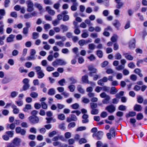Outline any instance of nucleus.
<instances>
[{"label": "nucleus", "instance_id": "obj_1", "mask_svg": "<svg viewBox=\"0 0 147 147\" xmlns=\"http://www.w3.org/2000/svg\"><path fill=\"white\" fill-rule=\"evenodd\" d=\"M21 139L18 138H16L12 141V142L9 143L6 146V147H16L20 146Z\"/></svg>", "mask_w": 147, "mask_h": 147}, {"label": "nucleus", "instance_id": "obj_2", "mask_svg": "<svg viewBox=\"0 0 147 147\" xmlns=\"http://www.w3.org/2000/svg\"><path fill=\"white\" fill-rule=\"evenodd\" d=\"M29 82V80L27 78H26L23 80L22 82L24 84L23 86L22 89L20 90V91H26L30 87Z\"/></svg>", "mask_w": 147, "mask_h": 147}, {"label": "nucleus", "instance_id": "obj_3", "mask_svg": "<svg viewBox=\"0 0 147 147\" xmlns=\"http://www.w3.org/2000/svg\"><path fill=\"white\" fill-rule=\"evenodd\" d=\"M30 123L34 124L39 123V119L38 117L30 116L28 118Z\"/></svg>", "mask_w": 147, "mask_h": 147}, {"label": "nucleus", "instance_id": "obj_4", "mask_svg": "<svg viewBox=\"0 0 147 147\" xmlns=\"http://www.w3.org/2000/svg\"><path fill=\"white\" fill-rule=\"evenodd\" d=\"M26 3L27 5V11L28 12H31L34 10V4L30 0H27Z\"/></svg>", "mask_w": 147, "mask_h": 147}, {"label": "nucleus", "instance_id": "obj_5", "mask_svg": "<svg viewBox=\"0 0 147 147\" xmlns=\"http://www.w3.org/2000/svg\"><path fill=\"white\" fill-rule=\"evenodd\" d=\"M89 71H90L88 75L90 77H92L93 76V74L96 73L97 69L92 65H90L88 67Z\"/></svg>", "mask_w": 147, "mask_h": 147}, {"label": "nucleus", "instance_id": "obj_6", "mask_svg": "<svg viewBox=\"0 0 147 147\" xmlns=\"http://www.w3.org/2000/svg\"><path fill=\"white\" fill-rule=\"evenodd\" d=\"M136 40L135 38H133L130 40L129 43V47L130 49H133L136 47Z\"/></svg>", "mask_w": 147, "mask_h": 147}, {"label": "nucleus", "instance_id": "obj_7", "mask_svg": "<svg viewBox=\"0 0 147 147\" xmlns=\"http://www.w3.org/2000/svg\"><path fill=\"white\" fill-rule=\"evenodd\" d=\"M16 133L17 134H20L22 136L25 135L26 131L24 129H22L20 127H17L16 128Z\"/></svg>", "mask_w": 147, "mask_h": 147}, {"label": "nucleus", "instance_id": "obj_8", "mask_svg": "<svg viewBox=\"0 0 147 147\" xmlns=\"http://www.w3.org/2000/svg\"><path fill=\"white\" fill-rule=\"evenodd\" d=\"M88 76L87 74H85L82 76V82L84 83L90 84V83H92V82H89L88 80Z\"/></svg>", "mask_w": 147, "mask_h": 147}, {"label": "nucleus", "instance_id": "obj_9", "mask_svg": "<svg viewBox=\"0 0 147 147\" xmlns=\"http://www.w3.org/2000/svg\"><path fill=\"white\" fill-rule=\"evenodd\" d=\"M89 116L86 114H84L82 117L83 120H82V122L83 123H88L89 121L88 119Z\"/></svg>", "mask_w": 147, "mask_h": 147}, {"label": "nucleus", "instance_id": "obj_10", "mask_svg": "<svg viewBox=\"0 0 147 147\" xmlns=\"http://www.w3.org/2000/svg\"><path fill=\"white\" fill-rule=\"evenodd\" d=\"M112 24L117 30L119 29V27L120 26L121 24L119 21L117 20H115L112 23Z\"/></svg>", "mask_w": 147, "mask_h": 147}, {"label": "nucleus", "instance_id": "obj_11", "mask_svg": "<svg viewBox=\"0 0 147 147\" xmlns=\"http://www.w3.org/2000/svg\"><path fill=\"white\" fill-rule=\"evenodd\" d=\"M117 4L116 5V8L118 9L121 8L124 5V3L120 1H115Z\"/></svg>", "mask_w": 147, "mask_h": 147}, {"label": "nucleus", "instance_id": "obj_12", "mask_svg": "<svg viewBox=\"0 0 147 147\" xmlns=\"http://www.w3.org/2000/svg\"><path fill=\"white\" fill-rule=\"evenodd\" d=\"M142 109V107L140 105L136 104L134 106V110L137 111H140Z\"/></svg>", "mask_w": 147, "mask_h": 147}, {"label": "nucleus", "instance_id": "obj_13", "mask_svg": "<svg viewBox=\"0 0 147 147\" xmlns=\"http://www.w3.org/2000/svg\"><path fill=\"white\" fill-rule=\"evenodd\" d=\"M103 132L102 131H99L96 133V139L97 140H100L102 137Z\"/></svg>", "mask_w": 147, "mask_h": 147}, {"label": "nucleus", "instance_id": "obj_14", "mask_svg": "<svg viewBox=\"0 0 147 147\" xmlns=\"http://www.w3.org/2000/svg\"><path fill=\"white\" fill-rule=\"evenodd\" d=\"M118 36L116 34H113L111 37V41L113 42H117Z\"/></svg>", "mask_w": 147, "mask_h": 147}, {"label": "nucleus", "instance_id": "obj_15", "mask_svg": "<svg viewBox=\"0 0 147 147\" xmlns=\"http://www.w3.org/2000/svg\"><path fill=\"white\" fill-rule=\"evenodd\" d=\"M60 28L62 30V32L64 33L67 31L68 30V28L67 26L62 24L60 25Z\"/></svg>", "mask_w": 147, "mask_h": 147}, {"label": "nucleus", "instance_id": "obj_16", "mask_svg": "<svg viewBox=\"0 0 147 147\" xmlns=\"http://www.w3.org/2000/svg\"><path fill=\"white\" fill-rule=\"evenodd\" d=\"M12 80V79L9 77H5L2 80V83L3 84L7 83Z\"/></svg>", "mask_w": 147, "mask_h": 147}, {"label": "nucleus", "instance_id": "obj_17", "mask_svg": "<svg viewBox=\"0 0 147 147\" xmlns=\"http://www.w3.org/2000/svg\"><path fill=\"white\" fill-rule=\"evenodd\" d=\"M32 109V106L31 105L27 104L26 105L25 107L23 109V111L25 112H28V110Z\"/></svg>", "mask_w": 147, "mask_h": 147}, {"label": "nucleus", "instance_id": "obj_18", "mask_svg": "<svg viewBox=\"0 0 147 147\" xmlns=\"http://www.w3.org/2000/svg\"><path fill=\"white\" fill-rule=\"evenodd\" d=\"M15 35L11 34L9 35L7 38L6 41L7 42H11L13 41V39L15 37Z\"/></svg>", "mask_w": 147, "mask_h": 147}, {"label": "nucleus", "instance_id": "obj_19", "mask_svg": "<svg viewBox=\"0 0 147 147\" xmlns=\"http://www.w3.org/2000/svg\"><path fill=\"white\" fill-rule=\"evenodd\" d=\"M136 115V113L134 111H130L128 113H127L125 115V116L127 118L130 117H132L135 116Z\"/></svg>", "mask_w": 147, "mask_h": 147}, {"label": "nucleus", "instance_id": "obj_20", "mask_svg": "<svg viewBox=\"0 0 147 147\" xmlns=\"http://www.w3.org/2000/svg\"><path fill=\"white\" fill-rule=\"evenodd\" d=\"M58 65H65L67 64V62L63 59H57Z\"/></svg>", "mask_w": 147, "mask_h": 147}, {"label": "nucleus", "instance_id": "obj_21", "mask_svg": "<svg viewBox=\"0 0 147 147\" xmlns=\"http://www.w3.org/2000/svg\"><path fill=\"white\" fill-rule=\"evenodd\" d=\"M46 119L47 120V121L46 123H47L49 124L50 123L51 121H53V122H56V120L55 119H54L52 117H46Z\"/></svg>", "mask_w": 147, "mask_h": 147}, {"label": "nucleus", "instance_id": "obj_22", "mask_svg": "<svg viewBox=\"0 0 147 147\" xmlns=\"http://www.w3.org/2000/svg\"><path fill=\"white\" fill-rule=\"evenodd\" d=\"M110 28V26H108L107 28H106L105 29V31L103 32V35L106 36H109L110 35V33L107 32V30H108Z\"/></svg>", "mask_w": 147, "mask_h": 147}, {"label": "nucleus", "instance_id": "obj_23", "mask_svg": "<svg viewBox=\"0 0 147 147\" xmlns=\"http://www.w3.org/2000/svg\"><path fill=\"white\" fill-rule=\"evenodd\" d=\"M55 94V91L53 88L50 89L48 92V94L52 96L54 95Z\"/></svg>", "mask_w": 147, "mask_h": 147}, {"label": "nucleus", "instance_id": "obj_24", "mask_svg": "<svg viewBox=\"0 0 147 147\" xmlns=\"http://www.w3.org/2000/svg\"><path fill=\"white\" fill-rule=\"evenodd\" d=\"M77 89L78 91L81 94H83L85 92L84 90L82 88L81 85H79L78 86Z\"/></svg>", "mask_w": 147, "mask_h": 147}, {"label": "nucleus", "instance_id": "obj_25", "mask_svg": "<svg viewBox=\"0 0 147 147\" xmlns=\"http://www.w3.org/2000/svg\"><path fill=\"white\" fill-rule=\"evenodd\" d=\"M78 49L77 47L74 48L72 49V51L76 55V57H79L80 54L78 52Z\"/></svg>", "mask_w": 147, "mask_h": 147}, {"label": "nucleus", "instance_id": "obj_26", "mask_svg": "<svg viewBox=\"0 0 147 147\" xmlns=\"http://www.w3.org/2000/svg\"><path fill=\"white\" fill-rule=\"evenodd\" d=\"M69 80L71 82L70 83L71 84H74L77 82V80L74 77H71L69 78Z\"/></svg>", "mask_w": 147, "mask_h": 147}, {"label": "nucleus", "instance_id": "obj_27", "mask_svg": "<svg viewBox=\"0 0 147 147\" xmlns=\"http://www.w3.org/2000/svg\"><path fill=\"white\" fill-rule=\"evenodd\" d=\"M116 131L114 127L111 128V137L114 138L115 136Z\"/></svg>", "mask_w": 147, "mask_h": 147}, {"label": "nucleus", "instance_id": "obj_28", "mask_svg": "<svg viewBox=\"0 0 147 147\" xmlns=\"http://www.w3.org/2000/svg\"><path fill=\"white\" fill-rule=\"evenodd\" d=\"M78 6V3H73L71 6V9L72 11H75L77 9V7Z\"/></svg>", "mask_w": 147, "mask_h": 147}, {"label": "nucleus", "instance_id": "obj_29", "mask_svg": "<svg viewBox=\"0 0 147 147\" xmlns=\"http://www.w3.org/2000/svg\"><path fill=\"white\" fill-rule=\"evenodd\" d=\"M15 127V125L14 123H12L10 124H8L7 125V128H9L12 130L14 129Z\"/></svg>", "mask_w": 147, "mask_h": 147}, {"label": "nucleus", "instance_id": "obj_30", "mask_svg": "<svg viewBox=\"0 0 147 147\" xmlns=\"http://www.w3.org/2000/svg\"><path fill=\"white\" fill-rule=\"evenodd\" d=\"M34 6L38 8L39 11H41L42 9V7L41 5L37 3H35L34 5Z\"/></svg>", "mask_w": 147, "mask_h": 147}, {"label": "nucleus", "instance_id": "obj_31", "mask_svg": "<svg viewBox=\"0 0 147 147\" xmlns=\"http://www.w3.org/2000/svg\"><path fill=\"white\" fill-rule=\"evenodd\" d=\"M37 74L38 75V78L39 79L42 78L45 76L44 74L42 71H39V72H38L37 73Z\"/></svg>", "mask_w": 147, "mask_h": 147}, {"label": "nucleus", "instance_id": "obj_32", "mask_svg": "<svg viewBox=\"0 0 147 147\" xmlns=\"http://www.w3.org/2000/svg\"><path fill=\"white\" fill-rule=\"evenodd\" d=\"M105 99L102 100V102L104 104H107L109 103L110 97L109 96H107Z\"/></svg>", "mask_w": 147, "mask_h": 147}, {"label": "nucleus", "instance_id": "obj_33", "mask_svg": "<svg viewBox=\"0 0 147 147\" xmlns=\"http://www.w3.org/2000/svg\"><path fill=\"white\" fill-rule=\"evenodd\" d=\"M143 118L142 114L141 113H138L136 116V119L138 120L142 119Z\"/></svg>", "mask_w": 147, "mask_h": 147}, {"label": "nucleus", "instance_id": "obj_34", "mask_svg": "<svg viewBox=\"0 0 147 147\" xmlns=\"http://www.w3.org/2000/svg\"><path fill=\"white\" fill-rule=\"evenodd\" d=\"M55 45H58L61 47H63L64 46V43L63 41H60L55 42Z\"/></svg>", "mask_w": 147, "mask_h": 147}, {"label": "nucleus", "instance_id": "obj_35", "mask_svg": "<svg viewBox=\"0 0 147 147\" xmlns=\"http://www.w3.org/2000/svg\"><path fill=\"white\" fill-rule=\"evenodd\" d=\"M117 90L115 87H111V94H115L116 93Z\"/></svg>", "mask_w": 147, "mask_h": 147}, {"label": "nucleus", "instance_id": "obj_36", "mask_svg": "<svg viewBox=\"0 0 147 147\" xmlns=\"http://www.w3.org/2000/svg\"><path fill=\"white\" fill-rule=\"evenodd\" d=\"M30 95L32 98H35L38 97V94L36 92H33L30 93Z\"/></svg>", "mask_w": 147, "mask_h": 147}, {"label": "nucleus", "instance_id": "obj_37", "mask_svg": "<svg viewBox=\"0 0 147 147\" xmlns=\"http://www.w3.org/2000/svg\"><path fill=\"white\" fill-rule=\"evenodd\" d=\"M90 108L91 109H96L98 105L96 103L94 102H90Z\"/></svg>", "mask_w": 147, "mask_h": 147}, {"label": "nucleus", "instance_id": "obj_38", "mask_svg": "<svg viewBox=\"0 0 147 147\" xmlns=\"http://www.w3.org/2000/svg\"><path fill=\"white\" fill-rule=\"evenodd\" d=\"M98 113V110L96 109H92L91 111V113L92 115H97Z\"/></svg>", "mask_w": 147, "mask_h": 147}, {"label": "nucleus", "instance_id": "obj_39", "mask_svg": "<svg viewBox=\"0 0 147 147\" xmlns=\"http://www.w3.org/2000/svg\"><path fill=\"white\" fill-rule=\"evenodd\" d=\"M68 88L71 92H73L76 88L75 86L74 85L71 84L68 86Z\"/></svg>", "mask_w": 147, "mask_h": 147}, {"label": "nucleus", "instance_id": "obj_40", "mask_svg": "<svg viewBox=\"0 0 147 147\" xmlns=\"http://www.w3.org/2000/svg\"><path fill=\"white\" fill-rule=\"evenodd\" d=\"M96 54L100 58H101L103 56V53L102 51L98 50L96 51Z\"/></svg>", "mask_w": 147, "mask_h": 147}, {"label": "nucleus", "instance_id": "obj_41", "mask_svg": "<svg viewBox=\"0 0 147 147\" xmlns=\"http://www.w3.org/2000/svg\"><path fill=\"white\" fill-rule=\"evenodd\" d=\"M82 101L84 103L87 104L90 102L89 100L88 99L85 98V97H82Z\"/></svg>", "mask_w": 147, "mask_h": 147}, {"label": "nucleus", "instance_id": "obj_42", "mask_svg": "<svg viewBox=\"0 0 147 147\" xmlns=\"http://www.w3.org/2000/svg\"><path fill=\"white\" fill-rule=\"evenodd\" d=\"M32 38L35 39L39 37V33L36 32H33L32 34Z\"/></svg>", "mask_w": 147, "mask_h": 147}, {"label": "nucleus", "instance_id": "obj_43", "mask_svg": "<svg viewBox=\"0 0 147 147\" xmlns=\"http://www.w3.org/2000/svg\"><path fill=\"white\" fill-rule=\"evenodd\" d=\"M13 131H8L6 132V134H7L8 136L10 137H12L13 136L14 134Z\"/></svg>", "mask_w": 147, "mask_h": 147}, {"label": "nucleus", "instance_id": "obj_44", "mask_svg": "<svg viewBox=\"0 0 147 147\" xmlns=\"http://www.w3.org/2000/svg\"><path fill=\"white\" fill-rule=\"evenodd\" d=\"M125 57L128 60L131 61L133 59V57L131 55H127V54H125Z\"/></svg>", "mask_w": 147, "mask_h": 147}, {"label": "nucleus", "instance_id": "obj_45", "mask_svg": "<svg viewBox=\"0 0 147 147\" xmlns=\"http://www.w3.org/2000/svg\"><path fill=\"white\" fill-rule=\"evenodd\" d=\"M65 115L63 114H61L58 116V119L61 120H63L65 119Z\"/></svg>", "mask_w": 147, "mask_h": 147}, {"label": "nucleus", "instance_id": "obj_46", "mask_svg": "<svg viewBox=\"0 0 147 147\" xmlns=\"http://www.w3.org/2000/svg\"><path fill=\"white\" fill-rule=\"evenodd\" d=\"M79 107V105L78 103H75L71 105V108L74 109H77Z\"/></svg>", "mask_w": 147, "mask_h": 147}, {"label": "nucleus", "instance_id": "obj_47", "mask_svg": "<svg viewBox=\"0 0 147 147\" xmlns=\"http://www.w3.org/2000/svg\"><path fill=\"white\" fill-rule=\"evenodd\" d=\"M38 111L36 110H34L31 112V114L32 115L30 116L37 117L36 115L38 114Z\"/></svg>", "mask_w": 147, "mask_h": 147}, {"label": "nucleus", "instance_id": "obj_48", "mask_svg": "<svg viewBox=\"0 0 147 147\" xmlns=\"http://www.w3.org/2000/svg\"><path fill=\"white\" fill-rule=\"evenodd\" d=\"M76 125V124L75 122H71L68 124V129H70L71 128H73Z\"/></svg>", "mask_w": 147, "mask_h": 147}, {"label": "nucleus", "instance_id": "obj_49", "mask_svg": "<svg viewBox=\"0 0 147 147\" xmlns=\"http://www.w3.org/2000/svg\"><path fill=\"white\" fill-rule=\"evenodd\" d=\"M41 105L42 109H47V105L45 102H41Z\"/></svg>", "mask_w": 147, "mask_h": 147}, {"label": "nucleus", "instance_id": "obj_50", "mask_svg": "<svg viewBox=\"0 0 147 147\" xmlns=\"http://www.w3.org/2000/svg\"><path fill=\"white\" fill-rule=\"evenodd\" d=\"M58 83L61 86H64V83H65V79H62L60 80H59L58 82Z\"/></svg>", "mask_w": 147, "mask_h": 147}, {"label": "nucleus", "instance_id": "obj_51", "mask_svg": "<svg viewBox=\"0 0 147 147\" xmlns=\"http://www.w3.org/2000/svg\"><path fill=\"white\" fill-rule=\"evenodd\" d=\"M85 40L84 39H82L78 42V44L80 46H83L86 44Z\"/></svg>", "mask_w": 147, "mask_h": 147}, {"label": "nucleus", "instance_id": "obj_52", "mask_svg": "<svg viewBox=\"0 0 147 147\" xmlns=\"http://www.w3.org/2000/svg\"><path fill=\"white\" fill-rule=\"evenodd\" d=\"M24 18L26 19H28L32 18L31 13H28L25 14L24 16Z\"/></svg>", "mask_w": 147, "mask_h": 147}, {"label": "nucleus", "instance_id": "obj_53", "mask_svg": "<svg viewBox=\"0 0 147 147\" xmlns=\"http://www.w3.org/2000/svg\"><path fill=\"white\" fill-rule=\"evenodd\" d=\"M41 107V105L38 103H35L34 105V107L36 109H39Z\"/></svg>", "mask_w": 147, "mask_h": 147}, {"label": "nucleus", "instance_id": "obj_54", "mask_svg": "<svg viewBox=\"0 0 147 147\" xmlns=\"http://www.w3.org/2000/svg\"><path fill=\"white\" fill-rule=\"evenodd\" d=\"M87 58L89 59L90 61H92L95 60L96 57L93 55L91 54L90 56L88 57Z\"/></svg>", "mask_w": 147, "mask_h": 147}, {"label": "nucleus", "instance_id": "obj_55", "mask_svg": "<svg viewBox=\"0 0 147 147\" xmlns=\"http://www.w3.org/2000/svg\"><path fill=\"white\" fill-rule=\"evenodd\" d=\"M70 116L71 120L72 121H76L77 120V118L75 115L74 114H71Z\"/></svg>", "mask_w": 147, "mask_h": 147}, {"label": "nucleus", "instance_id": "obj_56", "mask_svg": "<svg viewBox=\"0 0 147 147\" xmlns=\"http://www.w3.org/2000/svg\"><path fill=\"white\" fill-rule=\"evenodd\" d=\"M86 129V128L84 126H81L78 128L76 129V131H82L85 130Z\"/></svg>", "mask_w": 147, "mask_h": 147}, {"label": "nucleus", "instance_id": "obj_57", "mask_svg": "<svg viewBox=\"0 0 147 147\" xmlns=\"http://www.w3.org/2000/svg\"><path fill=\"white\" fill-rule=\"evenodd\" d=\"M18 94V92L14 91L11 93L10 96L11 97L13 98L16 97L17 95Z\"/></svg>", "mask_w": 147, "mask_h": 147}, {"label": "nucleus", "instance_id": "obj_58", "mask_svg": "<svg viewBox=\"0 0 147 147\" xmlns=\"http://www.w3.org/2000/svg\"><path fill=\"white\" fill-rule=\"evenodd\" d=\"M128 67L130 68L134 69L135 68V65L132 62H130L128 65Z\"/></svg>", "mask_w": 147, "mask_h": 147}, {"label": "nucleus", "instance_id": "obj_59", "mask_svg": "<svg viewBox=\"0 0 147 147\" xmlns=\"http://www.w3.org/2000/svg\"><path fill=\"white\" fill-rule=\"evenodd\" d=\"M24 69V68L23 67H20L19 69V71L22 73L23 72H25L26 73L27 72V70L26 69Z\"/></svg>", "mask_w": 147, "mask_h": 147}, {"label": "nucleus", "instance_id": "obj_60", "mask_svg": "<svg viewBox=\"0 0 147 147\" xmlns=\"http://www.w3.org/2000/svg\"><path fill=\"white\" fill-rule=\"evenodd\" d=\"M136 122V120L134 118H131L130 119V122L133 124V125L134 127H135L136 126L135 123Z\"/></svg>", "mask_w": 147, "mask_h": 147}, {"label": "nucleus", "instance_id": "obj_61", "mask_svg": "<svg viewBox=\"0 0 147 147\" xmlns=\"http://www.w3.org/2000/svg\"><path fill=\"white\" fill-rule=\"evenodd\" d=\"M95 47V45L93 43L89 44L88 45V49L90 50H93L94 49Z\"/></svg>", "mask_w": 147, "mask_h": 147}, {"label": "nucleus", "instance_id": "obj_62", "mask_svg": "<svg viewBox=\"0 0 147 147\" xmlns=\"http://www.w3.org/2000/svg\"><path fill=\"white\" fill-rule=\"evenodd\" d=\"M109 63L107 61H105L101 64V66L102 67H104L107 66Z\"/></svg>", "mask_w": 147, "mask_h": 147}, {"label": "nucleus", "instance_id": "obj_63", "mask_svg": "<svg viewBox=\"0 0 147 147\" xmlns=\"http://www.w3.org/2000/svg\"><path fill=\"white\" fill-rule=\"evenodd\" d=\"M57 134V132L55 131H53L50 132L49 134V136L50 137H52L54 135Z\"/></svg>", "mask_w": 147, "mask_h": 147}, {"label": "nucleus", "instance_id": "obj_64", "mask_svg": "<svg viewBox=\"0 0 147 147\" xmlns=\"http://www.w3.org/2000/svg\"><path fill=\"white\" fill-rule=\"evenodd\" d=\"M107 115V113L105 111L102 112L100 114V116L101 117L105 118L106 117Z\"/></svg>", "mask_w": 147, "mask_h": 147}]
</instances>
